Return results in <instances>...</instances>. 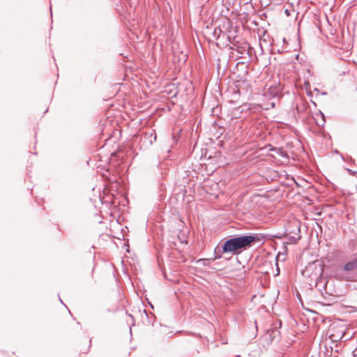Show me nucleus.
<instances>
[{"label":"nucleus","mask_w":357,"mask_h":357,"mask_svg":"<svg viewBox=\"0 0 357 357\" xmlns=\"http://www.w3.org/2000/svg\"><path fill=\"white\" fill-rule=\"evenodd\" d=\"M258 241V238L255 235H243L233 237L225 241L222 247V252L223 253L238 255L252 246Z\"/></svg>","instance_id":"1"},{"label":"nucleus","mask_w":357,"mask_h":357,"mask_svg":"<svg viewBox=\"0 0 357 357\" xmlns=\"http://www.w3.org/2000/svg\"><path fill=\"white\" fill-rule=\"evenodd\" d=\"M343 270L347 272H354L355 277L357 278V257H354L347 261L344 264Z\"/></svg>","instance_id":"2"},{"label":"nucleus","mask_w":357,"mask_h":357,"mask_svg":"<svg viewBox=\"0 0 357 357\" xmlns=\"http://www.w3.org/2000/svg\"><path fill=\"white\" fill-rule=\"evenodd\" d=\"M280 94V88L278 86H271L265 92V95L268 98L278 97Z\"/></svg>","instance_id":"3"},{"label":"nucleus","mask_w":357,"mask_h":357,"mask_svg":"<svg viewBox=\"0 0 357 357\" xmlns=\"http://www.w3.org/2000/svg\"><path fill=\"white\" fill-rule=\"evenodd\" d=\"M145 136L147 137V139H149L150 144H152L156 140L155 132H151L150 133L146 132Z\"/></svg>","instance_id":"4"},{"label":"nucleus","mask_w":357,"mask_h":357,"mask_svg":"<svg viewBox=\"0 0 357 357\" xmlns=\"http://www.w3.org/2000/svg\"><path fill=\"white\" fill-rule=\"evenodd\" d=\"M296 109H297V110H298V112H301V110H302L301 109H300V108H299V107H298V106H297V107H296Z\"/></svg>","instance_id":"5"},{"label":"nucleus","mask_w":357,"mask_h":357,"mask_svg":"<svg viewBox=\"0 0 357 357\" xmlns=\"http://www.w3.org/2000/svg\"><path fill=\"white\" fill-rule=\"evenodd\" d=\"M221 257H222L221 255L215 256L214 259H220V258H221Z\"/></svg>","instance_id":"6"},{"label":"nucleus","mask_w":357,"mask_h":357,"mask_svg":"<svg viewBox=\"0 0 357 357\" xmlns=\"http://www.w3.org/2000/svg\"><path fill=\"white\" fill-rule=\"evenodd\" d=\"M129 317H130V319H131L132 320H133V319H134L133 317H132L131 314H129Z\"/></svg>","instance_id":"7"},{"label":"nucleus","mask_w":357,"mask_h":357,"mask_svg":"<svg viewBox=\"0 0 357 357\" xmlns=\"http://www.w3.org/2000/svg\"><path fill=\"white\" fill-rule=\"evenodd\" d=\"M352 174H356V178H357V172H353Z\"/></svg>","instance_id":"8"},{"label":"nucleus","mask_w":357,"mask_h":357,"mask_svg":"<svg viewBox=\"0 0 357 357\" xmlns=\"http://www.w3.org/2000/svg\"><path fill=\"white\" fill-rule=\"evenodd\" d=\"M279 272H280V270H279V268H278V273H277V274H279Z\"/></svg>","instance_id":"9"},{"label":"nucleus","mask_w":357,"mask_h":357,"mask_svg":"<svg viewBox=\"0 0 357 357\" xmlns=\"http://www.w3.org/2000/svg\"><path fill=\"white\" fill-rule=\"evenodd\" d=\"M236 357H241V356L240 355H237Z\"/></svg>","instance_id":"10"}]
</instances>
